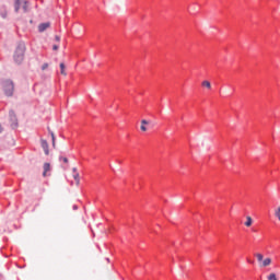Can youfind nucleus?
Wrapping results in <instances>:
<instances>
[{"instance_id": "obj_14", "label": "nucleus", "mask_w": 280, "mask_h": 280, "mask_svg": "<svg viewBox=\"0 0 280 280\" xmlns=\"http://www.w3.org/2000/svg\"><path fill=\"white\" fill-rule=\"evenodd\" d=\"M255 257L257 258L258 264L264 261V254L257 253L255 254Z\"/></svg>"}, {"instance_id": "obj_16", "label": "nucleus", "mask_w": 280, "mask_h": 280, "mask_svg": "<svg viewBox=\"0 0 280 280\" xmlns=\"http://www.w3.org/2000/svg\"><path fill=\"white\" fill-rule=\"evenodd\" d=\"M73 178H74V180H75V185H77V186L80 185V174H79V173H74V174H73Z\"/></svg>"}, {"instance_id": "obj_5", "label": "nucleus", "mask_w": 280, "mask_h": 280, "mask_svg": "<svg viewBox=\"0 0 280 280\" xmlns=\"http://www.w3.org/2000/svg\"><path fill=\"white\" fill-rule=\"evenodd\" d=\"M272 264V258L267 257V258H262V261L259 264L260 268H268V266H270Z\"/></svg>"}, {"instance_id": "obj_22", "label": "nucleus", "mask_w": 280, "mask_h": 280, "mask_svg": "<svg viewBox=\"0 0 280 280\" xmlns=\"http://www.w3.org/2000/svg\"><path fill=\"white\" fill-rule=\"evenodd\" d=\"M54 51H58V45L52 46Z\"/></svg>"}, {"instance_id": "obj_18", "label": "nucleus", "mask_w": 280, "mask_h": 280, "mask_svg": "<svg viewBox=\"0 0 280 280\" xmlns=\"http://www.w3.org/2000/svg\"><path fill=\"white\" fill-rule=\"evenodd\" d=\"M52 145L56 148V136L51 132Z\"/></svg>"}, {"instance_id": "obj_23", "label": "nucleus", "mask_w": 280, "mask_h": 280, "mask_svg": "<svg viewBox=\"0 0 280 280\" xmlns=\"http://www.w3.org/2000/svg\"><path fill=\"white\" fill-rule=\"evenodd\" d=\"M72 172H73V174H78V168L73 167Z\"/></svg>"}, {"instance_id": "obj_13", "label": "nucleus", "mask_w": 280, "mask_h": 280, "mask_svg": "<svg viewBox=\"0 0 280 280\" xmlns=\"http://www.w3.org/2000/svg\"><path fill=\"white\" fill-rule=\"evenodd\" d=\"M245 226H247V228L253 226V218L246 217Z\"/></svg>"}, {"instance_id": "obj_24", "label": "nucleus", "mask_w": 280, "mask_h": 280, "mask_svg": "<svg viewBox=\"0 0 280 280\" xmlns=\"http://www.w3.org/2000/svg\"><path fill=\"white\" fill-rule=\"evenodd\" d=\"M0 132H3V127H1V125H0Z\"/></svg>"}, {"instance_id": "obj_17", "label": "nucleus", "mask_w": 280, "mask_h": 280, "mask_svg": "<svg viewBox=\"0 0 280 280\" xmlns=\"http://www.w3.org/2000/svg\"><path fill=\"white\" fill-rule=\"evenodd\" d=\"M275 215L280 222V206L275 210Z\"/></svg>"}, {"instance_id": "obj_20", "label": "nucleus", "mask_w": 280, "mask_h": 280, "mask_svg": "<svg viewBox=\"0 0 280 280\" xmlns=\"http://www.w3.org/2000/svg\"><path fill=\"white\" fill-rule=\"evenodd\" d=\"M55 40H56L57 43H60V36L56 35V36H55Z\"/></svg>"}, {"instance_id": "obj_19", "label": "nucleus", "mask_w": 280, "mask_h": 280, "mask_svg": "<svg viewBox=\"0 0 280 280\" xmlns=\"http://www.w3.org/2000/svg\"><path fill=\"white\" fill-rule=\"evenodd\" d=\"M46 69H49V63H44L42 66V71H46Z\"/></svg>"}, {"instance_id": "obj_10", "label": "nucleus", "mask_w": 280, "mask_h": 280, "mask_svg": "<svg viewBox=\"0 0 280 280\" xmlns=\"http://www.w3.org/2000/svg\"><path fill=\"white\" fill-rule=\"evenodd\" d=\"M23 12H30V2L27 0L22 1Z\"/></svg>"}, {"instance_id": "obj_9", "label": "nucleus", "mask_w": 280, "mask_h": 280, "mask_svg": "<svg viewBox=\"0 0 280 280\" xmlns=\"http://www.w3.org/2000/svg\"><path fill=\"white\" fill-rule=\"evenodd\" d=\"M148 124H150L148 120L142 119L141 120V126H140V130H142V132H147L148 128L145 126H148Z\"/></svg>"}, {"instance_id": "obj_15", "label": "nucleus", "mask_w": 280, "mask_h": 280, "mask_svg": "<svg viewBox=\"0 0 280 280\" xmlns=\"http://www.w3.org/2000/svg\"><path fill=\"white\" fill-rule=\"evenodd\" d=\"M59 67H60V73H61V75H67V71L65 70L66 69V67H65V63H60L59 65Z\"/></svg>"}, {"instance_id": "obj_2", "label": "nucleus", "mask_w": 280, "mask_h": 280, "mask_svg": "<svg viewBox=\"0 0 280 280\" xmlns=\"http://www.w3.org/2000/svg\"><path fill=\"white\" fill-rule=\"evenodd\" d=\"M4 93L8 97H11L12 93H14V83L10 80L4 81Z\"/></svg>"}, {"instance_id": "obj_8", "label": "nucleus", "mask_w": 280, "mask_h": 280, "mask_svg": "<svg viewBox=\"0 0 280 280\" xmlns=\"http://www.w3.org/2000/svg\"><path fill=\"white\" fill-rule=\"evenodd\" d=\"M23 1L25 0H15V3H14L15 12H19V10H21V7L23 8Z\"/></svg>"}, {"instance_id": "obj_7", "label": "nucleus", "mask_w": 280, "mask_h": 280, "mask_svg": "<svg viewBox=\"0 0 280 280\" xmlns=\"http://www.w3.org/2000/svg\"><path fill=\"white\" fill-rule=\"evenodd\" d=\"M51 172V164L49 163H44V172H43V176H47V173Z\"/></svg>"}, {"instance_id": "obj_6", "label": "nucleus", "mask_w": 280, "mask_h": 280, "mask_svg": "<svg viewBox=\"0 0 280 280\" xmlns=\"http://www.w3.org/2000/svg\"><path fill=\"white\" fill-rule=\"evenodd\" d=\"M42 148L46 155H49V143H47V140H42Z\"/></svg>"}, {"instance_id": "obj_11", "label": "nucleus", "mask_w": 280, "mask_h": 280, "mask_svg": "<svg viewBox=\"0 0 280 280\" xmlns=\"http://www.w3.org/2000/svg\"><path fill=\"white\" fill-rule=\"evenodd\" d=\"M201 86H203L205 89H208V91H211V82L207 80L201 82Z\"/></svg>"}, {"instance_id": "obj_21", "label": "nucleus", "mask_w": 280, "mask_h": 280, "mask_svg": "<svg viewBox=\"0 0 280 280\" xmlns=\"http://www.w3.org/2000/svg\"><path fill=\"white\" fill-rule=\"evenodd\" d=\"M61 160L63 161V163H69V159L67 158H61Z\"/></svg>"}, {"instance_id": "obj_4", "label": "nucleus", "mask_w": 280, "mask_h": 280, "mask_svg": "<svg viewBox=\"0 0 280 280\" xmlns=\"http://www.w3.org/2000/svg\"><path fill=\"white\" fill-rule=\"evenodd\" d=\"M10 121H11V128H18L19 122L16 121V115L14 112H10Z\"/></svg>"}, {"instance_id": "obj_3", "label": "nucleus", "mask_w": 280, "mask_h": 280, "mask_svg": "<svg viewBox=\"0 0 280 280\" xmlns=\"http://www.w3.org/2000/svg\"><path fill=\"white\" fill-rule=\"evenodd\" d=\"M49 27H51V23L50 22H45V23H40L37 27L39 33L46 32V30H49Z\"/></svg>"}, {"instance_id": "obj_12", "label": "nucleus", "mask_w": 280, "mask_h": 280, "mask_svg": "<svg viewBox=\"0 0 280 280\" xmlns=\"http://www.w3.org/2000/svg\"><path fill=\"white\" fill-rule=\"evenodd\" d=\"M267 280H279V277H277V273L270 272V273L267 276Z\"/></svg>"}, {"instance_id": "obj_1", "label": "nucleus", "mask_w": 280, "mask_h": 280, "mask_svg": "<svg viewBox=\"0 0 280 280\" xmlns=\"http://www.w3.org/2000/svg\"><path fill=\"white\" fill-rule=\"evenodd\" d=\"M24 56H25V48H23V46L18 47L14 54L15 62H18V65H21V61L23 60Z\"/></svg>"}]
</instances>
